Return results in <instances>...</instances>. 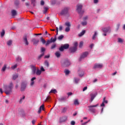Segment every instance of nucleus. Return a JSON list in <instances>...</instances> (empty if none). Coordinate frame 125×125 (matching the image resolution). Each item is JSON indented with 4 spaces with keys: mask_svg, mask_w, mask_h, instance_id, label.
I'll list each match as a JSON object with an SVG mask.
<instances>
[{
    "mask_svg": "<svg viewBox=\"0 0 125 125\" xmlns=\"http://www.w3.org/2000/svg\"><path fill=\"white\" fill-rule=\"evenodd\" d=\"M13 83L11 82L9 85L8 86V88H9V89H7V85H5L4 86L5 90V94H6L7 95H9V94H10L11 93V92H12V89L13 88Z\"/></svg>",
    "mask_w": 125,
    "mask_h": 125,
    "instance_id": "obj_1",
    "label": "nucleus"
},
{
    "mask_svg": "<svg viewBox=\"0 0 125 125\" xmlns=\"http://www.w3.org/2000/svg\"><path fill=\"white\" fill-rule=\"evenodd\" d=\"M83 5L82 4H78L77 5V10L79 15L82 16L84 13V11H82Z\"/></svg>",
    "mask_w": 125,
    "mask_h": 125,
    "instance_id": "obj_2",
    "label": "nucleus"
},
{
    "mask_svg": "<svg viewBox=\"0 0 125 125\" xmlns=\"http://www.w3.org/2000/svg\"><path fill=\"white\" fill-rule=\"evenodd\" d=\"M70 64H71V62L68 60H64L63 62H62V67H68Z\"/></svg>",
    "mask_w": 125,
    "mask_h": 125,
    "instance_id": "obj_3",
    "label": "nucleus"
},
{
    "mask_svg": "<svg viewBox=\"0 0 125 125\" xmlns=\"http://www.w3.org/2000/svg\"><path fill=\"white\" fill-rule=\"evenodd\" d=\"M98 104L88 106V108H89V111L92 112V113H95L96 109L95 108L98 107Z\"/></svg>",
    "mask_w": 125,
    "mask_h": 125,
    "instance_id": "obj_4",
    "label": "nucleus"
},
{
    "mask_svg": "<svg viewBox=\"0 0 125 125\" xmlns=\"http://www.w3.org/2000/svg\"><path fill=\"white\" fill-rule=\"evenodd\" d=\"M69 44H64L62 46H61L60 48H59V51H63L64 49H68L69 48Z\"/></svg>",
    "mask_w": 125,
    "mask_h": 125,
    "instance_id": "obj_5",
    "label": "nucleus"
},
{
    "mask_svg": "<svg viewBox=\"0 0 125 125\" xmlns=\"http://www.w3.org/2000/svg\"><path fill=\"white\" fill-rule=\"evenodd\" d=\"M22 41L24 43L25 45H29V42L28 41L27 36L26 35H25L24 36H23Z\"/></svg>",
    "mask_w": 125,
    "mask_h": 125,
    "instance_id": "obj_6",
    "label": "nucleus"
},
{
    "mask_svg": "<svg viewBox=\"0 0 125 125\" xmlns=\"http://www.w3.org/2000/svg\"><path fill=\"white\" fill-rule=\"evenodd\" d=\"M26 87H27V84L24 82H22L21 84V91H24Z\"/></svg>",
    "mask_w": 125,
    "mask_h": 125,
    "instance_id": "obj_7",
    "label": "nucleus"
},
{
    "mask_svg": "<svg viewBox=\"0 0 125 125\" xmlns=\"http://www.w3.org/2000/svg\"><path fill=\"white\" fill-rule=\"evenodd\" d=\"M65 25L67 26L65 29V31L68 32L70 30V27H71V24L69 22H66L65 23Z\"/></svg>",
    "mask_w": 125,
    "mask_h": 125,
    "instance_id": "obj_8",
    "label": "nucleus"
},
{
    "mask_svg": "<svg viewBox=\"0 0 125 125\" xmlns=\"http://www.w3.org/2000/svg\"><path fill=\"white\" fill-rule=\"evenodd\" d=\"M68 8H64L62 10L60 14L62 15H66L68 13Z\"/></svg>",
    "mask_w": 125,
    "mask_h": 125,
    "instance_id": "obj_9",
    "label": "nucleus"
},
{
    "mask_svg": "<svg viewBox=\"0 0 125 125\" xmlns=\"http://www.w3.org/2000/svg\"><path fill=\"white\" fill-rule=\"evenodd\" d=\"M103 66V64H99V63H95L94 65L93 68L94 69H96V68H101Z\"/></svg>",
    "mask_w": 125,
    "mask_h": 125,
    "instance_id": "obj_10",
    "label": "nucleus"
},
{
    "mask_svg": "<svg viewBox=\"0 0 125 125\" xmlns=\"http://www.w3.org/2000/svg\"><path fill=\"white\" fill-rule=\"evenodd\" d=\"M98 93H95V94H90V96L91 97V102H92L94 99L95 98L96 96H97Z\"/></svg>",
    "mask_w": 125,
    "mask_h": 125,
    "instance_id": "obj_11",
    "label": "nucleus"
},
{
    "mask_svg": "<svg viewBox=\"0 0 125 125\" xmlns=\"http://www.w3.org/2000/svg\"><path fill=\"white\" fill-rule=\"evenodd\" d=\"M44 104H42V105H41L39 107V109L38 111V114H40L42 112V111H44Z\"/></svg>",
    "mask_w": 125,
    "mask_h": 125,
    "instance_id": "obj_12",
    "label": "nucleus"
},
{
    "mask_svg": "<svg viewBox=\"0 0 125 125\" xmlns=\"http://www.w3.org/2000/svg\"><path fill=\"white\" fill-rule=\"evenodd\" d=\"M88 55V52H84L81 56L80 57V59H84L85 58H86L87 55Z\"/></svg>",
    "mask_w": 125,
    "mask_h": 125,
    "instance_id": "obj_13",
    "label": "nucleus"
},
{
    "mask_svg": "<svg viewBox=\"0 0 125 125\" xmlns=\"http://www.w3.org/2000/svg\"><path fill=\"white\" fill-rule=\"evenodd\" d=\"M77 50V48L76 47H71L69 48V50L71 53L75 52Z\"/></svg>",
    "mask_w": 125,
    "mask_h": 125,
    "instance_id": "obj_14",
    "label": "nucleus"
},
{
    "mask_svg": "<svg viewBox=\"0 0 125 125\" xmlns=\"http://www.w3.org/2000/svg\"><path fill=\"white\" fill-rule=\"evenodd\" d=\"M31 68L32 69V72L33 74H35L36 72V67L34 65H31Z\"/></svg>",
    "mask_w": 125,
    "mask_h": 125,
    "instance_id": "obj_15",
    "label": "nucleus"
},
{
    "mask_svg": "<svg viewBox=\"0 0 125 125\" xmlns=\"http://www.w3.org/2000/svg\"><path fill=\"white\" fill-rule=\"evenodd\" d=\"M111 31V29L110 27H106V28H104L103 29V31L104 33Z\"/></svg>",
    "mask_w": 125,
    "mask_h": 125,
    "instance_id": "obj_16",
    "label": "nucleus"
},
{
    "mask_svg": "<svg viewBox=\"0 0 125 125\" xmlns=\"http://www.w3.org/2000/svg\"><path fill=\"white\" fill-rule=\"evenodd\" d=\"M66 120H67L66 117H62L60 119V123L65 122L66 121Z\"/></svg>",
    "mask_w": 125,
    "mask_h": 125,
    "instance_id": "obj_17",
    "label": "nucleus"
},
{
    "mask_svg": "<svg viewBox=\"0 0 125 125\" xmlns=\"http://www.w3.org/2000/svg\"><path fill=\"white\" fill-rule=\"evenodd\" d=\"M55 55L57 58H59L61 57V54L60 52L57 51L55 52Z\"/></svg>",
    "mask_w": 125,
    "mask_h": 125,
    "instance_id": "obj_18",
    "label": "nucleus"
},
{
    "mask_svg": "<svg viewBox=\"0 0 125 125\" xmlns=\"http://www.w3.org/2000/svg\"><path fill=\"white\" fill-rule=\"evenodd\" d=\"M11 14L12 16L15 17V16L17 15V11L15 10H13L11 11Z\"/></svg>",
    "mask_w": 125,
    "mask_h": 125,
    "instance_id": "obj_19",
    "label": "nucleus"
},
{
    "mask_svg": "<svg viewBox=\"0 0 125 125\" xmlns=\"http://www.w3.org/2000/svg\"><path fill=\"white\" fill-rule=\"evenodd\" d=\"M85 30H83L80 34H78L79 37H82L85 33Z\"/></svg>",
    "mask_w": 125,
    "mask_h": 125,
    "instance_id": "obj_20",
    "label": "nucleus"
},
{
    "mask_svg": "<svg viewBox=\"0 0 125 125\" xmlns=\"http://www.w3.org/2000/svg\"><path fill=\"white\" fill-rule=\"evenodd\" d=\"M67 110V108L66 107H63L62 109L61 113L64 114L66 113V111Z\"/></svg>",
    "mask_w": 125,
    "mask_h": 125,
    "instance_id": "obj_21",
    "label": "nucleus"
},
{
    "mask_svg": "<svg viewBox=\"0 0 125 125\" xmlns=\"http://www.w3.org/2000/svg\"><path fill=\"white\" fill-rule=\"evenodd\" d=\"M35 73L37 76H40L42 74V71L40 70V69H37Z\"/></svg>",
    "mask_w": 125,
    "mask_h": 125,
    "instance_id": "obj_22",
    "label": "nucleus"
},
{
    "mask_svg": "<svg viewBox=\"0 0 125 125\" xmlns=\"http://www.w3.org/2000/svg\"><path fill=\"white\" fill-rule=\"evenodd\" d=\"M18 77H19L18 74H14L12 76V79L13 80H15L17 79H18Z\"/></svg>",
    "mask_w": 125,
    "mask_h": 125,
    "instance_id": "obj_23",
    "label": "nucleus"
},
{
    "mask_svg": "<svg viewBox=\"0 0 125 125\" xmlns=\"http://www.w3.org/2000/svg\"><path fill=\"white\" fill-rule=\"evenodd\" d=\"M32 41L35 44H37L39 42V40H36L35 39H32Z\"/></svg>",
    "mask_w": 125,
    "mask_h": 125,
    "instance_id": "obj_24",
    "label": "nucleus"
},
{
    "mask_svg": "<svg viewBox=\"0 0 125 125\" xmlns=\"http://www.w3.org/2000/svg\"><path fill=\"white\" fill-rule=\"evenodd\" d=\"M22 61V59L21 58L20 56H18L16 58V62H21Z\"/></svg>",
    "mask_w": 125,
    "mask_h": 125,
    "instance_id": "obj_25",
    "label": "nucleus"
},
{
    "mask_svg": "<svg viewBox=\"0 0 125 125\" xmlns=\"http://www.w3.org/2000/svg\"><path fill=\"white\" fill-rule=\"evenodd\" d=\"M98 33L97 32H95L94 34L92 36V40H95L96 38V36L97 35Z\"/></svg>",
    "mask_w": 125,
    "mask_h": 125,
    "instance_id": "obj_26",
    "label": "nucleus"
},
{
    "mask_svg": "<svg viewBox=\"0 0 125 125\" xmlns=\"http://www.w3.org/2000/svg\"><path fill=\"white\" fill-rule=\"evenodd\" d=\"M40 40H41V42H42V43L43 44H45L46 41H45V40L44 39H43L42 37L41 38H40Z\"/></svg>",
    "mask_w": 125,
    "mask_h": 125,
    "instance_id": "obj_27",
    "label": "nucleus"
},
{
    "mask_svg": "<svg viewBox=\"0 0 125 125\" xmlns=\"http://www.w3.org/2000/svg\"><path fill=\"white\" fill-rule=\"evenodd\" d=\"M44 65L46 66L47 68L49 66V62L47 61H45L44 62Z\"/></svg>",
    "mask_w": 125,
    "mask_h": 125,
    "instance_id": "obj_28",
    "label": "nucleus"
},
{
    "mask_svg": "<svg viewBox=\"0 0 125 125\" xmlns=\"http://www.w3.org/2000/svg\"><path fill=\"white\" fill-rule=\"evenodd\" d=\"M44 55V52L42 53V54L39 55L38 57L39 60H40Z\"/></svg>",
    "mask_w": 125,
    "mask_h": 125,
    "instance_id": "obj_29",
    "label": "nucleus"
},
{
    "mask_svg": "<svg viewBox=\"0 0 125 125\" xmlns=\"http://www.w3.org/2000/svg\"><path fill=\"white\" fill-rule=\"evenodd\" d=\"M57 91L56 89H52L49 92V93H57Z\"/></svg>",
    "mask_w": 125,
    "mask_h": 125,
    "instance_id": "obj_30",
    "label": "nucleus"
},
{
    "mask_svg": "<svg viewBox=\"0 0 125 125\" xmlns=\"http://www.w3.org/2000/svg\"><path fill=\"white\" fill-rule=\"evenodd\" d=\"M31 3L34 7L35 6L36 0H31Z\"/></svg>",
    "mask_w": 125,
    "mask_h": 125,
    "instance_id": "obj_31",
    "label": "nucleus"
},
{
    "mask_svg": "<svg viewBox=\"0 0 125 125\" xmlns=\"http://www.w3.org/2000/svg\"><path fill=\"white\" fill-rule=\"evenodd\" d=\"M57 46V45L56 44L54 43L52 45H51V49H54Z\"/></svg>",
    "mask_w": 125,
    "mask_h": 125,
    "instance_id": "obj_32",
    "label": "nucleus"
},
{
    "mask_svg": "<svg viewBox=\"0 0 125 125\" xmlns=\"http://www.w3.org/2000/svg\"><path fill=\"white\" fill-rule=\"evenodd\" d=\"M52 42H51V40H48L47 41L46 43H45V46H47L49 44H50L51 43H52Z\"/></svg>",
    "mask_w": 125,
    "mask_h": 125,
    "instance_id": "obj_33",
    "label": "nucleus"
},
{
    "mask_svg": "<svg viewBox=\"0 0 125 125\" xmlns=\"http://www.w3.org/2000/svg\"><path fill=\"white\" fill-rule=\"evenodd\" d=\"M7 67L6 64H4L3 66L2 67L1 70L3 71H5Z\"/></svg>",
    "mask_w": 125,
    "mask_h": 125,
    "instance_id": "obj_34",
    "label": "nucleus"
},
{
    "mask_svg": "<svg viewBox=\"0 0 125 125\" xmlns=\"http://www.w3.org/2000/svg\"><path fill=\"white\" fill-rule=\"evenodd\" d=\"M5 35V30L3 29L2 31L0 32V36L3 37Z\"/></svg>",
    "mask_w": 125,
    "mask_h": 125,
    "instance_id": "obj_35",
    "label": "nucleus"
},
{
    "mask_svg": "<svg viewBox=\"0 0 125 125\" xmlns=\"http://www.w3.org/2000/svg\"><path fill=\"white\" fill-rule=\"evenodd\" d=\"M79 81H80V79L77 78H74V82H75V83H78Z\"/></svg>",
    "mask_w": 125,
    "mask_h": 125,
    "instance_id": "obj_36",
    "label": "nucleus"
},
{
    "mask_svg": "<svg viewBox=\"0 0 125 125\" xmlns=\"http://www.w3.org/2000/svg\"><path fill=\"white\" fill-rule=\"evenodd\" d=\"M63 38H64L63 35H60L58 37L57 39L58 40H62Z\"/></svg>",
    "mask_w": 125,
    "mask_h": 125,
    "instance_id": "obj_37",
    "label": "nucleus"
},
{
    "mask_svg": "<svg viewBox=\"0 0 125 125\" xmlns=\"http://www.w3.org/2000/svg\"><path fill=\"white\" fill-rule=\"evenodd\" d=\"M12 44V41L9 40L8 42H7V44L9 46L11 45Z\"/></svg>",
    "mask_w": 125,
    "mask_h": 125,
    "instance_id": "obj_38",
    "label": "nucleus"
},
{
    "mask_svg": "<svg viewBox=\"0 0 125 125\" xmlns=\"http://www.w3.org/2000/svg\"><path fill=\"white\" fill-rule=\"evenodd\" d=\"M25 98V96H23L22 98H21L20 100V103H22V100H24Z\"/></svg>",
    "mask_w": 125,
    "mask_h": 125,
    "instance_id": "obj_39",
    "label": "nucleus"
},
{
    "mask_svg": "<svg viewBox=\"0 0 125 125\" xmlns=\"http://www.w3.org/2000/svg\"><path fill=\"white\" fill-rule=\"evenodd\" d=\"M48 10V8L47 7H44L43 11V13L45 14L47 12Z\"/></svg>",
    "mask_w": 125,
    "mask_h": 125,
    "instance_id": "obj_40",
    "label": "nucleus"
},
{
    "mask_svg": "<svg viewBox=\"0 0 125 125\" xmlns=\"http://www.w3.org/2000/svg\"><path fill=\"white\" fill-rule=\"evenodd\" d=\"M51 41L52 42H55L57 40V37H55L54 39H53V38H51L50 39Z\"/></svg>",
    "mask_w": 125,
    "mask_h": 125,
    "instance_id": "obj_41",
    "label": "nucleus"
},
{
    "mask_svg": "<svg viewBox=\"0 0 125 125\" xmlns=\"http://www.w3.org/2000/svg\"><path fill=\"white\" fill-rule=\"evenodd\" d=\"M75 105H79V102L78 100H75L74 102Z\"/></svg>",
    "mask_w": 125,
    "mask_h": 125,
    "instance_id": "obj_42",
    "label": "nucleus"
},
{
    "mask_svg": "<svg viewBox=\"0 0 125 125\" xmlns=\"http://www.w3.org/2000/svg\"><path fill=\"white\" fill-rule=\"evenodd\" d=\"M80 72H81V74L80 73ZM79 74L80 77H83V76L84 73L83 71H79Z\"/></svg>",
    "mask_w": 125,
    "mask_h": 125,
    "instance_id": "obj_43",
    "label": "nucleus"
},
{
    "mask_svg": "<svg viewBox=\"0 0 125 125\" xmlns=\"http://www.w3.org/2000/svg\"><path fill=\"white\" fill-rule=\"evenodd\" d=\"M64 73L65 75H69L70 73V71L68 70H64Z\"/></svg>",
    "mask_w": 125,
    "mask_h": 125,
    "instance_id": "obj_44",
    "label": "nucleus"
},
{
    "mask_svg": "<svg viewBox=\"0 0 125 125\" xmlns=\"http://www.w3.org/2000/svg\"><path fill=\"white\" fill-rule=\"evenodd\" d=\"M118 42H120V43H123L124 42V41L121 38H118Z\"/></svg>",
    "mask_w": 125,
    "mask_h": 125,
    "instance_id": "obj_45",
    "label": "nucleus"
},
{
    "mask_svg": "<svg viewBox=\"0 0 125 125\" xmlns=\"http://www.w3.org/2000/svg\"><path fill=\"white\" fill-rule=\"evenodd\" d=\"M45 51V48L44 47H42L41 49V53L44 52Z\"/></svg>",
    "mask_w": 125,
    "mask_h": 125,
    "instance_id": "obj_46",
    "label": "nucleus"
},
{
    "mask_svg": "<svg viewBox=\"0 0 125 125\" xmlns=\"http://www.w3.org/2000/svg\"><path fill=\"white\" fill-rule=\"evenodd\" d=\"M65 100V98L62 97L59 99V101H64Z\"/></svg>",
    "mask_w": 125,
    "mask_h": 125,
    "instance_id": "obj_47",
    "label": "nucleus"
},
{
    "mask_svg": "<svg viewBox=\"0 0 125 125\" xmlns=\"http://www.w3.org/2000/svg\"><path fill=\"white\" fill-rule=\"evenodd\" d=\"M83 42H80L79 47H80V48H82V47H83Z\"/></svg>",
    "mask_w": 125,
    "mask_h": 125,
    "instance_id": "obj_48",
    "label": "nucleus"
},
{
    "mask_svg": "<svg viewBox=\"0 0 125 125\" xmlns=\"http://www.w3.org/2000/svg\"><path fill=\"white\" fill-rule=\"evenodd\" d=\"M106 99V97H104L103 99V102L104 103H105L106 104H107V103H108V101L107 100H105Z\"/></svg>",
    "mask_w": 125,
    "mask_h": 125,
    "instance_id": "obj_49",
    "label": "nucleus"
},
{
    "mask_svg": "<svg viewBox=\"0 0 125 125\" xmlns=\"http://www.w3.org/2000/svg\"><path fill=\"white\" fill-rule=\"evenodd\" d=\"M62 29H63L62 26V25H60L59 28V31H62Z\"/></svg>",
    "mask_w": 125,
    "mask_h": 125,
    "instance_id": "obj_50",
    "label": "nucleus"
},
{
    "mask_svg": "<svg viewBox=\"0 0 125 125\" xmlns=\"http://www.w3.org/2000/svg\"><path fill=\"white\" fill-rule=\"evenodd\" d=\"M17 67V64H15L14 65L11 66V68L13 69H15Z\"/></svg>",
    "mask_w": 125,
    "mask_h": 125,
    "instance_id": "obj_51",
    "label": "nucleus"
},
{
    "mask_svg": "<svg viewBox=\"0 0 125 125\" xmlns=\"http://www.w3.org/2000/svg\"><path fill=\"white\" fill-rule=\"evenodd\" d=\"M77 46H78V42H75L74 43V47L77 48Z\"/></svg>",
    "mask_w": 125,
    "mask_h": 125,
    "instance_id": "obj_52",
    "label": "nucleus"
},
{
    "mask_svg": "<svg viewBox=\"0 0 125 125\" xmlns=\"http://www.w3.org/2000/svg\"><path fill=\"white\" fill-rule=\"evenodd\" d=\"M36 122V120H33L31 121V123H32L33 125H34L35 124Z\"/></svg>",
    "mask_w": 125,
    "mask_h": 125,
    "instance_id": "obj_53",
    "label": "nucleus"
},
{
    "mask_svg": "<svg viewBox=\"0 0 125 125\" xmlns=\"http://www.w3.org/2000/svg\"><path fill=\"white\" fill-rule=\"evenodd\" d=\"M82 24L83 26L86 25H87V22L86 21L83 22H82Z\"/></svg>",
    "mask_w": 125,
    "mask_h": 125,
    "instance_id": "obj_54",
    "label": "nucleus"
},
{
    "mask_svg": "<svg viewBox=\"0 0 125 125\" xmlns=\"http://www.w3.org/2000/svg\"><path fill=\"white\" fill-rule=\"evenodd\" d=\"M56 35H58V32H59V28H58V27H56Z\"/></svg>",
    "mask_w": 125,
    "mask_h": 125,
    "instance_id": "obj_55",
    "label": "nucleus"
},
{
    "mask_svg": "<svg viewBox=\"0 0 125 125\" xmlns=\"http://www.w3.org/2000/svg\"><path fill=\"white\" fill-rule=\"evenodd\" d=\"M71 125H75V122L74 121H72L70 123Z\"/></svg>",
    "mask_w": 125,
    "mask_h": 125,
    "instance_id": "obj_56",
    "label": "nucleus"
},
{
    "mask_svg": "<svg viewBox=\"0 0 125 125\" xmlns=\"http://www.w3.org/2000/svg\"><path fill=\"white\" fill-rule=\"evenodd\" d=\"M41 5H44V1L43 0H41Z\"/></svg>",
    "mask_w": 125,
    "mask_h": 125,
    "instance_id": "obj_57",
    "label": "nucleus"
},
{
    "mask_svg": "<svg viewBox=\"0 0 125 125\" xmlns=\"http://www.w3.org/2000/svg\"><path fill=\"white\" fill-rule=\"evenodd\" d=\"M14 4H15L16 6H18V5H19V1H15V2H14Z\"/></svg>",
    "mask_w": 125,
    "mask_h": 125,
    "instance_id": "obj_58",
    "label": "nucleus"
},
{
    "mask_svg": "<svg viewBox=\"0 0 125 125\" xmlns=\"http://www.w3.org/2000/svg\"><path fill=\"white\" fill-rule=\"evenodd\" d=\"M50 98V96H48L46 97L45 100V102H46V101H48V100Z\"/></svg>",
    "mask_w": 125,
    "mask_h": 125,
    "instance_id": "obj_59",
    "label": "nucleus"
},
{
    "mask_svg": "<svg viewBox=\"0 0 125 125\" xmlns=\"http://www.w3.org/2000/svg\"><path fill=\"white\" fill-rule=\"evenodd\" d=\"M34 83H35L34 81H31V83H30V85H31V86H32V85H34Z\"/></svg>",
    "mask_w": 125,
    "mask_h": 125,
    "instance_id": "obj_60",
    "label": "nucleus"
},
{
    "mask_svg": "<svg viewBox=\"0 0 125 125\" xmlns=\"http://www.w3.org/2000/svg\"><path fill=\"white\" fill-rule=\"evenodd\" d=\"M87 89V87L85 86L83 89V91H85V90H86Z\"/></svg>",
    "mask_w": 125,
    "mask_h": 125,
    "instance_id": "obj_61",
    "label": "nucleus"
},
{
    "mask_svg": "<svg viewBox=\"0 0 125 125\" xmlns=\"http://www.w3.org/2000/svg\"><path fill=\"white\" fill-rule=\"evenodd\" d=\"M73 93L72 92L67 93L68 96H70V95H72Z\"/></svg>",
    "mask_w": 125,
    "mask_h": 125,
    "instance_id": "obj_62",
    "label": "nucleus"
},
{
    "mask_svg": "<svg viewBox=\"0 0 125 125\" xmlns=\"http://www.w3.org/2000/svg\"><path fill=\"white\" fill-rule=\"evenodd\" d=\"M25 5L26 6H29V5H30V3L29 2H25Z\"/></svg>",
    "mask_w": 125,
    "mask_h": 125,
    "instance_id": "obj_63",
    "label": "nucleus"
},
{
    "mask_svg": "<svg viewBox=\"0 0 125 125\" xmlns=\"http://www.w3.org/2000/svg\"><path fill=\"white\" fill-rule=\"evenodd\" d=\"M94 44H91L90 45L89 47L91 49L93 48V47L94 46Z\"/></svg>",
    "mask_w": 125,
    "mask_h": 125,
    "instance_id": "obj_64",
    "label": "nucleus"
}]
</instances>
